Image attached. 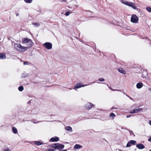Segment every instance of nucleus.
<instances>
[{"instance_id": "obj_6", "label": "nucleus", "mask_w": 151, "mask_h": 151, "mask_svg": "<svg viewBox=\"0 0 151 151\" xmlns=\"http://www.w3.org/2000/svg\"><path fill=\"white\" fill-rule=\"evenodd\" d=\"M43 45L47 50H50L52 47V44L50 42H46Z\"/></svg>"}, {"instance_id": "obj_46", "label": "nucleus", "mask_w": 151, "mask_h": 151, "mask_svg": "<svg viewBox=\"0 0 151 151\" xmlns=\"http://www.w3.org/2000/svg\"><path fill=\"white\" fill-rule=\"evenodd\" d=\"M31 103V101H29L28 102V103Z\"/></svg>"}, {"instance_id": "obj_2", "label": "nucleus", "mask_w": 151, "mask_h": 151, "mask_svg": "<svg viewBox=\"0 0 151 151\" xmlns=\"http://www.w3.org/2000/svg\"><path fill=\"white\" fill-rule=\"evenodd\" d=\"M51 147L55 149L60 150L64 148V145L61 144L56 143L52 145Z\"/></svg>"}, {"instance_id": "obj_8", "label": "nucleus", "mask_w": 151, "mask_h": 151, "mask_svg": "<svg viewBox=\"0 0 151 151\" xmlns=\"http://www.w3.org/2000/svg\"><path fill=\"white\" fill-rule=\"evenodd\" d=\"M59 140V137H55L51 138L50 140V141L51 142H57Z\"/></svg>"}, {"instance_id": "obj_32", "label": "nucleus", "mask_w": 151, "mask_h": 151, "mask_svg": "<svg viewBox=\"0 0 151 151\" xmlns=\"http://www.w3.org/2000/svg\"><path fill=\"white\" fill-rule=\"evenodd\" d=\"M28 63H29V62L27 61H25V62H24L23 64H24V65H25L28 64Z\"/></svg>"}, {"instance_id": "obj_15", "label": "nucleus", "mask_w": 151, "mask_h": 151, "mask_svg": "<svg viewBox=\"0 0 151 151\" xmlns=\"http://www.w3.org/2000/svg\"><path fill=\"white\" fill-rule=\"evenodd\" d=\"M6 56L4 53H0V59H5Z\"/></svg>"}, {"instance_id": "obj_18", "label": "nucleus", "mask_w": 151, "mask_h": 151, "mask_svg": "<svg viewBox=\"0 0 151 151\" xmlns=\"http://www.w3.org/2000/svg\"><path fill=\"white\" fill-rule=\"evenodd\" d=\"M12 130L14 134H16L17 132V129L15 127H14L12 128Z\"/></svg>"}, {"instance_id": "obj_29", "label": "nucleus", "mask_w": 151, "mask_h": 151, "mask_svg": "<svg viewBox=\"0 0 151 151\" xmlns=\"http://www.w3.org/2000/svg\"><path fill=\"white\" fill-rule=\"evenodd\" d=\"M99 81H105V79L103 78H100L99 79Z\"/></svg>"}, {"instance_id": "obj_51", "label": "nucleus", "mask_w": 151, "mask_h": 151, "mask_svg": "<svg viewBox=\"0 0 151 151\" xmlns=\"http://www.w3.org/2000/svg\"><path fill=\"white\" fill-rule=\"evenodd\" d=\"M101 83L100 82H99V83Z\"/></svg>"}, {"instance_id": "obj_36", "label": "nucleus", "mask_w": 151, "mask_h": 151, "mask_svg": "<svg viewBox=\"0 0 151 151\" xmlns=\"http://www.w3.org/2000/svg\"><path fill=\"white\" fill-rule=\"evenodd\" d=\"M117 109V108H114V107L113 106L112 107H111V110H112V109Z\"/></svg>"}, {"instance_id": "obj_45", "label": "nucleus", "mask_w": 151, "mask_h": 151, "mask_svg": "<svg viewBox=\"0 0 151 151\" xmlns=\"http://www.w3.org/2000/svg\"><path fill=\"white\" fill-rule=\"evenodd\" d=\"M116 90L117 89H114V90H112V91H116Z\"/></svg>"}, {"instance_id": "obj_11", "label": "nucleus", "mask_w": 151, "mask_h": 151, "mask_svg": "<svg viewBox=\"0 0 151 151\" xmlns=\"http://www.w3.org/2000/svg\"><path fill=\"white\" fill-rule=\"evenodd\" d=\"M136 147L139 149H142L145 148V146L142 144H138L136 145Z\"/></svg>"}, {"instance_id": "obj_37", "label": "nucleus", "mask_w": 151, "mask_h": 151, "mask_svg": "<svg viewBox=\"0 0 151 151\" xmlns=\"http://www.w3.org/2000/svg\"><path fill=\"white\" fill-rule=\"evenodd\" d=\"M148 141L151 142V137L148 139Z\"/></svg>"}, {"instance_id": "obj_34", "label": "nucleus", "mask_w": 151, "mask_h": 151, "mask_svg": "<svg viewBox=\"0 0 151 151\" xmlns=\"http://www.w3.org/2000/svg\"><path fill=\"white\" fill-rule=\"evenodd\" d=\"M126 96H127L129 98V99H131L132 100V98L131 97H130L129 96L127 95V94H126Z\"/></svg>"}, {"instance_id": "obj_30", "label": "nucleus", "mask_w": 151, "mask_h": 151, "mask_svg": "<svg viewBox=\"0 0 151 151\" xmlns=\"http://www.w3.org/2000/svg\"><path fill=\"white\" fill-rule=\"evenodd\" d=\"M55 150L51 149H49L46 150V151H55Z\"/></svg>"}, {"instance_id": "obj_44", "label": "nucleus", "mask_w": 151, "mask_h": 151, "mask_svg": "<svg viewBox=\"0 0 151 151\" xmlns=\"http://www.w3.org/2000/svg\"><path fill=\"white\" fill-rule=\"evenodd\" d=\"M16 14H17L16 16H17L19 15V14L18 13H16Z\"/></svg>"}, {"instance_id": "obj_21", "label": "nucleus", "mask_w": 151, "mask_h": 151, "mask_svg": "<svg viewBox=\"0 0 151 151\" xmlns=\"http://www.w3.org/2000/svg\"><path fill=\"white\" fill-rule=\"evenodd\" d=\"M32 24L35 26L36 27H38L40 26L39 23L38 22L33 23Z\"/></svg>"}, {"instance_id": "obj_23", "label": "nucleus", "mask_w": 151, "mask_h": 151, "mask_svg": "<svg viewBox=\"0 0 151 151\" xmlns=\"http://www.w3.org/2000/svg\"><path fill=\"white\" fill-rule=\"evenodd\" d=\"M24 1L27 3H30L32 2V0H24Z\"/></svg>"}, {"instance_id": "obj_41", "label": "nucleus", "mask_w": 151, "mask_h": 151, "mask_svg": "<svg viewBox=\"0 0 151 151\" xmlns=\"http://www.w3.org/2000/svg\"><path fill=\"white\" fill-rule=\"evenodd\" d=\"M62 1L64 2L65 3L66 2V0H62Z\"/></svg>"}, {"instance_id": "obj_4", "label": "nucleus", "mask_w": 151, "mask_h": 151, "mask_svg": "<svg viewBox=\"0 0 151 151\" xmlns=\"http://www.w3.org/2000/svg\"><path fill=\"white\" fill-rule=\"evenodd\" d=\"M22 42L24 43H25L27 44V45L29 46H32V41L29 39H28L27 38H25L24 39L22 40Z\"/></svg>"}, {"instance_id": "obj_24", "label": "nucleus", "mask_w": 151, "mask_h": 151, "mask_svg": "<svg viewBox=\"0 0 151 151\" xmlns=\"http://www.w3.org/2000/svg\"><path fill=\"white\" fill-rule=\"evenodd\" d=\"M28 76V74L27 73H24L22 74V78H25Z\"/></svg>"}, {"instance_id": "obj_38", "label": "nucleus", "mask_w": 151, "mask_h": 151, "mask_svg": "<svg viewBox=\"0 0 151 151\" xmlns=\"http://www.w3.org/2000/svg\"><path fill=\"white\" fill-rule=\"evenodd\" d=\"M149 124L151 126V119L149 121Z\"/></svg>"}, {"instance_id": "obj_25", "label": "nucleus", "mask_w": 151, "mask_h": 151, "mask_svg": "<svg viewBox=\"0 0 151 151\" xmlns=\"http://www.w3.org/2000/svg\"><path fill=\"white\" fill-rule=\"evenodd\" d=\"M149 12H151V8L150 7H147L146 9Z\"/></svg>"}, {"instance_id": "obj_40", "label": "nucleus", "mask_w": 151, "mask_h": 151, "mask_svg": "<svg viewBox=\"0 0 151 151\" xmlns=\"http://www.w3.org/2000/svg\"><path fill=\"white\" fill-rule=\"evenodd\" d=\"M148 90L150 91L151 92V88H149Z\"/></svg>"}, {"instance_id": "obj_22", "label": "nucleus", "mask_w": 151, "mask_h": 151, "mask_svg": "<svg viewBox=\"0 0 151 151\" xmlns=\"http://www.w3.org/2000/svg\"><path fill=\"white\" fill-rule=\"evenodd\" d=\"M23 89H24V87L22 86H19L18 87V90L19 91H22L23 90Z\"/></svg>"}, {"instance_id": "obj_10", "label": "nucleus", "mask_w": 151, "mask_h": 151, "mask_svg": "<svg viewBox=\"0 0 151 151\" xmlns=\"http://www.w3.org/2000/svg\"><path fill=\"white\" fill-rule=\"evenodd\" d=\"M142 109L140 108H138L137 109H135L134 110H131L130 112V113H138L139 111L141 110Z\"/></svg>"}, {"instance_id": "obj_12", "label": "nucleus", "mask_w": 151, "mask_h": 151, "mask_svg": "<svg viewBox=\"0 0 151 151\" xmlns=\"http://www.w3.org/2000/svg\"><path fill=\"white\" fill-rule=\"evenodd\" d=\"M143 84L142 83H138L136 84L137 88L138 89H140L143 86Z\"/></svg>"}, {"instance_id": "obj_35", "label": "nucleus", "mask_w": 151, "mask_h": 151, "mask_svg": "<svg viewBox=\"0 0 151 151\" xmlns=\"http://www.w3.org/2000/svg\"><path fill=\"white\" fill-rule=\"evenodd\" d=\"M132 116V115H128L127 116V118H129L131 116Z\"/></svg>"}, {"instance_id": "obj_7", "label": "nucleus", "mask_w": 151, "mask_h": 151, "mask_svg": "<svg viewBox=\"0 0 151 151\" xmlns=\"http://www.w3.org/2000/svg\"><path fill=\"white\" fill-rule=\"evenodd\" d=\"M87 86V85H83V84L82 83H79L78 84H76L74 88V89H76V88H78L81 87H83L84 86Z\"/></svg>"}, {"instance_id": "obj_47", "label": "nucleus", "mask_w": 151, "mask_h": 151, "mask_svg": "<svg viewBox=\"0 0 151 151\" xmlns=\"http://www.w3.org/2000/svg\"><path fill=\"white\" fill-rule=\"evenodd\" d=\"M116 91H120V90H118V89H117V90H116Z\"/></svg>"}, {"instance_id": "obj_31", "label": "nucleus", "mask_w": 151, "mask_h": 151, "mask_svg": "<svg viewBox=\"0 0 151 151\" xmlns=\"http://www.w3.org/2000/svg\"><path fill=\"white\" fill-rule=\"evenodd\" d=\"M4 151H10V149H9V148H6V149H5L4 150Z\"/></svg>"}, {"instance_id": "obj_42", "label": "nucleus", "mask_w": 151, "mask_h": 151, "mask_svg": "<svg viewBox=\"0 0 151 151\" xmlns=\"http://www.w3.org/2000/svg\"><path fill=\"white\" fill-rule=\"evenodd\" d=\"M109 88L111 90H114V89H112L111 87H109Z\"/></svg>"}, {"instance_id": "obj_20", "label": "nucleus", "mask_w": 151, "mask_h": 151, "mask_svg": "<svg viewBox=\"0 0 151 151\" xmlns=\"http://www.w3.org/2000/svg\"><path fill=\"white\" fill-rule=\"evenodd\" d=\"M115 116V115L114 113H111L109 115V117L112 118V119H113Z\"/></svg>"}, {"instance_id": "obj_9", "label": "nucleus", "mask_w": 151, "mask_h": 151, "mask_svg": "<svg viewBox=\"0 0 151 151\" xmlns=\"http://www.w3.org/2000/svg\"><path fill=\"white\" fill-rule=\"evenodd\" d=\"M93 106V105L91 103H88L86 104L85 107L87 109H90Z\"/></svg>"}, {"instance_id": "obj_43", "label": "nucleus", "mask_w": 151, "mask_h": 151, "mask_svg": "<svg viewBox=\"0 0 151 151\" xmlns=\"http://www.w3.org/2000/svg\"><path fill=\"white\" fill-rule=\"evenodd\" d=\"M60 151H67L66 150H60Z\"/></svg>"}, {"instance_id": "obj_1", "label": "nucleus", "mask_w": 151, "mask_h": 151, "mask_svg": "<svg viewBox=\"0 0 151 151\" xmlns=\"http://www.w3.org/2000/svg\"><path fill=\"white\" fill-rule=\"evenodd\" d=\"M14 48L20 52H23L26 50L27 47L22 46L20 44L15 43L14 45Z\"/></svg>"}, {"instance_id": "obj_33", "label": "nucleus", "mask_w": 151, "mask_h": 151, "mask_svg": "<svg viewBox=\"0 0 151 151\" xmlns=\"http://www.w3.org/2000/svg\"><path fill=\"white\" fill-rule=\"evenodd\" d=\"M31 111H26V113L27 114H30L31 113Z\"/></svg>"}, {"instance_id": "obj_48", "label": "nucleus", "mask_w": 151, "mask_h": 151, "mask_svg": "<svg viewBox=\"0 0 151 151\" xmlns=\"http://www.w3.org/2000/svg\"><path fill=\"white\" fill-rule=\"evenodd\" d=\"M121 91V92H122V93L123 92V91H121V90H120V91Z\"/></svg>"}, {"instance_id": "obj_39", "label": "nucleus", "mask_w": 151, "mask_h": 151, "mask_svg": "<svg viewBox=\"0 0 151 151\" xmlns=\"http://www.w3.org/2000/svg\"><path fill=\"white\" fill-rule=\"evenodd\" d=\"M58 86L59 88H60L61 89H62L63 88V86H61L58 85Z\"/></svg>"}, {"instance_id": "obj_5", "label": "nucleus", "mask_w": 151, "mask_h": 151, "mask_svg": "<svg viewBox=\"0 0 151 151\" xmlns=\"http://www.w3.org/2000/svg\"><path fill=\"white\" fill-rule=\"evenodd\" d=\"M131 21L132 22L137 23L138 22V17L136 15H133L131 17Z\"/></svg>"}, {"instance_id": "obj_17", "label": "nucleus", "mask_w": 151, "mask_h": 151, "mask_svg": "<svg viewBox=\"0 0 151 151\" xmlns=\"http://www.w3.org/2000/svg\"><path fill=\"white\" fill-rule=\"evenodd\" d=\"M35 144L37 146L43 144L40 141H35Z\"/></svg>"}, {"instance_id": "obj_3", "label": "nucleus", "mask_w": 151, "mask_h": 151, "mask_svg": "<svg viewBox=\"0 0 151 151\" xmlns=\"http://www.w3.org/2000/svg\"><path fill=\"white\" fill-rule=\"evenodd\" d=\"M122 2L123 4L131 7L134 9L137 10L138 9V8H137L135 6L134 3L133 2H129V1H126L122 0Z\"/></svg>"}, {"instance_id": "obj_50", "label": "nucleus", "mask_w": 151, "mask_h": 151, "mask_svg": "<svg viewBox=\"0 0 151 151\" xmlns=\"http://www.w3.org/2000/svg\"><path fill=\"white\" fill-rule=\"evenodd\" d=\"M149 151H151V150H149Z\"/></svg>"}, {"instance_id": "obj_16", "label": "nucleus", "mask_w": 151, "mask_h": 151, "mask_svg": "<svg viewBox=\"0 0 151 151\" xmlns=\"http://www.w3.org/2000/svg\"><path fill=\"white\" fill-rule=\"evenodd\" d=\"M65 129L67 131H70V132L72 131V127L70 126H67L65 127Z\"/></svg>"}, {"instance_id": "obj_19", "label": "nucleus", "mask_w": 151, "mask_h": 151, "mask_svg": "<svg viewBox=\"0 0 151 151\" xmlns=\"http://www.w3.org/2000/svg\"><path fill=\"white\" fill-rule=\"evenodd\" d=\"M129 143L132 145H134L137 142L135 140H131L129 141Z\"/></svg>"}, {"instance_id": "obj_13", "label": "nucleus", "mask_w": 151, "mask_h": 151, "mask_svg": "<svg viewBox=\"0 0 151 151\" xmlns=\"http://www.w3.org/2000/svg\"><path fill=\"white\" fill-rule=\"evenodd\" d=\"M82 147V146L79 144H76L74 146V148L75 149H80Z\"/></svg>"}, {"instance_id": "obj_28", "label": "nucleus", "mask_w": 151, "mask_h": 151, "mask_svg": "<svg viewBox=\"0 0 151 151\" xmlns=\"http://www.w3.org/2000/svg\"><path fill=\"white\" fill-rule=\"evenodd\" d=\"M131 143H129V141L128 142L126 145L127 147H129L131 146Z\"/></svg>"}, {"instance_id": "obj_27", "label": "nucleus", "mask_w": 151, "mask_h": 151, "mask_svg": "<svg viewBox=\"0 0 151 151\" xmlns=\"http://www.w3.org/2000/svg\"><path fill=\"white\" fill-rule=\"evenodd\" d=\"M70 13V11H67L65 14V15L66 16H68Z\"/></svg>"}, {"instance_id": "obj_49", "label": "nucleus", "mask_w": 151, "mask_h": 151, "mask_svg": "<svg viewBox=\"0 0 151 151\" xmlns=\"http://www.w3.org/2000/svg\"><path fill=\"white\" fill-rule=\"evenodd\" d=\"M124 94H125V95H126V94L125 93H124Z\"/></svg>"}, {"instance_id": "obj_26", "label": "nucleus", "mask_w": 151, "mask_h": 151, "mask_svg": "<svg viewBox=\"0 0 151 151\" xmlns=\"http://www.w3.org/2000/svg\"><path fill=\"white\" fill-rule=\"evenodd\" d=\"M129 132L130 133V134L131 135H133L134 136V137H135V134H134V133L132 131V130H129Z\"/></svg>"}, {"instance_id": "obj_14", "label": "nucleus", "mask_w": 151, "mask_h": 151, "mask_svg": "<svg viewBox=\"0 0 151 151\" xmlns=\"http://www.w3.org/2000/svg\"><path fill=\"white\" fill-rule=\"evenodd\" d=\"M118 70L119 72L122 74H125L126 73V72L125 71H124L122 68H119Z\"/></svg>"}]
</instances>
